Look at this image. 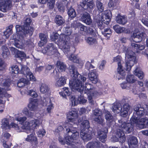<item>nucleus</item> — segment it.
<instances>
[{"label":"nucleus","mask_w":148,"mask_h":148,"mask_svg":"<svg viewBox=\"0 0 148 148\" xmlns=\"http://www.w3.org/2000/svg\"><path fill=\"white\" fill-rule=\"evenodd\" d=\"M119 127L117 130L115 136V141H119L121 143H123L126 140L124 133H129L133 131V126L130 123H126L125 122H123L122 120H118Z\"/></svg>","instance_id":"obj_1"},{"label":"nucleus","mask_w":148,"mask_h":148,"mask_svg":"<svg viewBox=\"0 0 148 148\" xmlns=\"http://www.w3.org/2000/svg\"><path fill=\"white\" fill-rule=\"evenodd\" d=\"M76 124H72L71 123L66 124L64 127L66 128V134L65 138L66 144L70 145L72 143H75L74 140L79 137V133L76 130Z\"/></svg>","instance_id":"obj_2"},{"label":"nucleus","mask_w":148,"mask_h":148,"mask_svg":"<svg viewBox=\"0 0 148 148\" xmlns=\"http://www.w3.org/2000/svg\"><path fill=\"white\" fill-rule=\"evenodd\" d=\"M123 51L125 53L126 57L128 59V60L126 61L125 66L126 67V70L129 71L132 66L136 62V58L135 54L131 50H130L126 47H124L123 48Z\"/></svg>","instance_id":"obj_3"},{"label":"nucleus","mask_w":148,"mask_h":148,"mask_svg":"<svg viewBox=\"0 0 148 148\" xmlns=\"http://www.w3.org/2000/svg\"><path fill=\"white\" fill-rule=\"evenodd\" d=\"M60 40L62 45V49L64 52L67 56L71 54L70 52V43L71 40L69 36L62 34L60 35Z\"/></svg>","instance_id":"obj_4"},{"label":"nucleus","mask_w":148,"mask_h":148,"mask_svg":"<svg viewBox=\"0 0 148 148\" xmlns=\"http://www.w3.org/2000/svg\"><path fill=\"white\" fill-rule=\"evenodd\" d=\"M113 60V62H116L118 64L117 77L119 80L121 79H122L124 78L125 73L124 71L122 69L121 64V57L119 56H117L114 57Z\"/></svg>","instance_id":"obj_5"},{"label":"nucleus","mask_w":148,"mask_h":148,"mask_svg":"<svg viewBox=\"0 0 148 148\" xmlns=\"http://www.w3.org/2000/svg\"><path fill=\"white\" fill-rule=\"evenodd\" d=\"M16 32H18V36L21 35L25 36L26 34L29 33L30 35H32L34 29L32 27H27L16 25L15 26Z\"/></svg>","instance_id":"obj_6"},{"label":"nucleus","mask_w":148,"mask_h":148,"mask_svg":"<svg viewBox=\"0 0 148 148\" xmlns=\"http://www.w3.org/2000/svg\"><path fill=\"white\" fill-rule=\"evenodd\" d=\"M41 52L44 54L51 56L58 52L56 47L53 43H49L42 50Z\"/></svg>","instance_id":"obj_7"},{"label":"nucleus","mask_w":148,"mask_h":148,"mask_svg":"<svg viewBox=\"0 0 148 148\" xmlns=\"http://www.w3.org/2000/svg\"><path fill=\"white\" fill-rule=\"evenodd\" d=\"M79 5L83 8L84 10L88 12L92 10L95 7V4L92 0H82L80 2Z\"/></svg>","instance_id":"obj_8"},{"label":"nucleus","mask_w":148,"mask_h":148,"mask_svg":"<svg viewBox=\"0 0 148 148\" xmlns=\"http://www.w3.org/2000/svg\"><path fill=\"white\" fill-rule=\"evenodd\" d=\"M71 80L69 81V85L72 89L77 90L78 91L81 92L83 91L84 87L82 86L79 81L78 82L77 78L72 77Z\"/></svg>","instance_id":"obj_9"},{"label":"nucleus","mask_w":148,"mask_h":148,"mask_svg":"<svg viewBox=\"0 0 148 148\" xmlns=\"http://www.w3.org/2000/svg\"><path fill=\"white\" fill-rule=\"evenodd\" d=\"M78 116V112L74 109H73L70 111L67 114V119H69L68 123H71L72 124H76L77 121L78 119H77Z\"/></svg>","instance_id":"obj_10"},{"label":"nucleus","mask_w":148,"mask_h":148,"mask_svg":"<svg viewBox=\"0 0 148 148\" xmlns=\"http://www.w3.org/2000/svg\"><path fill=\"white\" fill-rule=\"evenodd\" d=\"M0 10L6 12L10 10L12 7L11 1L10 0H0Z\"/></svg>","instance_id":"obj_11"},{"label":"nucleus","mask_w":148,"mask_h":148,"mask_svg":"<svg viewBox=\"0 0 148 148\" xmlns=\"http://www.w3.org/2000/svg\"><path fill=\"white\" fill-rule=\"evenodd\" d=\"M84 87L83 91L80 93H84L87 94L88 95H90L91 94L94 95L96 93L95 89L93 86L91 84L86 83L85 84V86Z\"/></svg>","instance_id":"obj_12"},{"label":"nucleus","mask_w":148,"mask_h":148,"mask_svg":"<svg viewBox=\"0 0 148 148\" xmlns=\"http://www.w3.org/2000/svg\"><path fill=\"white\" fill-rule=\"evenodd\" d=\"M80 136L83 140L88 141L92 138V132L88 129L82 130L80 132Z\"/></svg>","instance_id":"obj_13"},{"label":"nucleus","mask_w":148,"mask_h":148,"mask_svg":"<svg viewBox=\"0 0 148 148\" xmlns=\"http://www.w3.org/2000/svg\"><path fill=\"white\" fill-rule=\"evenodd\" d=\"M145 35L143 32L135 31L132 35L131 38L134 42H138L142 40Z\"/></svg>","instance_id":"obj_14"},{"label":"nucleus","mask_w":148,"mask_h":148,"mask_svg":"<svg viewBox=\"0 0 148 148\" xmlns=\"http://www.w3.org/2000/svg\"><path fill=\"white\" fill-rule=\"evenodd\" d=\"M108 130L107 128H104L103 130L99 131L97 132V137L102 143H105L106 140L107 134Z\"/></svg>","instance_id":"obj_15"},{"label":"nucleus","mask_w":148,"mask_h":148,"mask_svg":"<svg viewBox=\"0 0 148 148\" xmlns=\"http://www.w3.org/2000/svg\"><path fill=\"white\" fill-rule=\"evenodd\" d=\"M17 38L14 40V45L16 47L23 49L24 47V43L23 41L24 40V36L23 35L18 36Z\"/></svg>","instance_id":"obj_16"},{"label":"nucleus","mask_w":148,"mask_h":148,"mask_svg":"<svg viewBox=\"0 0 148 148\" xmlns=\"http://www.w3.org/2000/svg\"><path fill=\"white\" fill-rule=\"evenodd\" d=\"M134 114L138 116H143L145 114V110L144 107L140 105H137L135 106L134 108Z\"/></svg>","instance_id":"obj_17"},{"label":"nucleus","mask_w":148,"mask_h":148,"mask_svg":"<svg viewBox=\"0 0 148 148\" xmlns=\"http://www.w3.org/2000/svg\"><path fill=\"white\" fill-rule=\"evenodd\" d=\"M81 20L88 25H90L92 23V20L90 14L86 12L82 14Z\"/></svg>","instance_id":"obj_18"},{"label":"nucleus","mask_w":148,"mask_h":148,"mask_svg":"<svg viewBox=\"0 0 148 148\" xmlns=\"http://www.w3.org/2000/svg\"><path fill=\"white\" fill-rule=\"evenodd\" d=\"M112 17V14L111 11L108 10L106 11L104 13L101 14V19L103 20V23H106V25L108 24L110 21Z\"/></svg>","instance_id":"obj_19"},{"label":"nucleus","mask_w":148,"mask_h":148,"mask_svg":"<svg viewBox=\"0 0 148 148\" xmlns=\"http://www.w3.org/2000/svg\"><path fill=\"white\" fill-rule=\"evenodd\" d=\"M88 77L89 79L93 84H96L98 80V75L97 71L93 70L88 73Z\"/></svg>","instance_id":"obj_20"},{"label":"nucleus","mask_w":148,"mask_h":148,"mask_svg":"<svg viewBox=\"0 0 148 148\" xmlns=\"http://www.w3.org/2000/svg\"><path fill=\"white\" fill-rule=\"evenodd\" d=\"M78 123H81V127L85 130L88 129L90 127L89 121L87 120L85 116L79 118L77 120Z\"/></svg>","instance_id":"obj_21"},{"label":"nucleus","mask_w":148,"mask_h":148,"mask_svg":"<svg viewBox=\"0 0 148 148\" xmlns=\"http://www.w3.org/2000/svg\"><path fill=\"white\" fill-rule=\"evenodd\" d=\"M44 106H47V111L49 113L50 112L51 110L53 108V105L51 103L50 99L48 97L43 98L42 99Z\"/></svg>","instance_id":"obj_22"},{"label":"nucleus","mask_w":148,"mask_h":148,"mask_svg":"<svg viewBox=\"0 0 148 148\" xmlns=\"http://www.w3.org/2000/svg\"><path fill=\"white\" fill-rule=\"evenodd\" d=\"M128 144L130 148H137L138 146V141L136 138L132 136L128 139Z\"/></svg>","instance_id":"obj_23"},{"label":"nucleus","mask_w":148,"mask_h":148,"mask_svg":"<svg viewBox=\"0 0 148 148\" xmlns=\"http://www.w3.org/2000/svg\"><path fill=\"white\" fill-rule=\"evenodd\" d=\"M39 37L40 39V41L39 42L38 45L39 47H41L47 43L48 36L46 34L40 33L39 34Z\"/></svg>","instance_id":"obj_24"},{"label":"nucleus","mask_w":148,"mask_h":148,"mask_svg":"<svg viewBox=\"0 0 148 148\" xmlns=\"http://www.w3.org/2000/svg\"><path fill=\"white\" fill-rule=\"evenodd\" d=\"M104 114L107 123L109 124V125H111V123L114 121V118L113 116L110 112L108 110H105Z\"/></svg>","instance_id":"obj_25"},{"label":"nucleus","mask_w":148,"mask_h":148,"mask_svg":"<svg viewBox=\"0 0 148 148\" xmlns=\"http://www.w3.org/2000/svg\"><path fill=\"white\" fill-rule=\"evenodd\" d=\"M10 50L14 53L16 54V57L20 58L21 59L25 58L26 54L22 51H19L14 47H12L10 48Z\"/></svg>","instance_id":"obj_26"},{"label":"nucleus","mask_w":148,"mask_h":148,"mask_svg":"<svg viewBox=\"0 0 148 148\" xmlns=\"http://www.w3.org/2000/svg\"><path fill=\"white\" fill-rule=\"evenodd\" d=\"M1 127L3 129L6 130L10 129V124H9V119L6 118H3L1 121Z\"/></svg>","instance_id":"obj_27"},{"label":"nucleus","mask_w":148,"mask_h":148,"mask_svg":"<svg viewBox=\"0 0 148 148\" xmlns=\"http://www.w3.org/2000/svg\"><path fill=\"white\" fill-rule=\"evenodd\" d=\"M122 108L120 103H116L112 107L111 109L114 113H119L122 111Z\"/></svg>","instance_id":"obj_28"},{"label":"nucleus","mask_w":148,"mask_h":148,"mask_svg":"<svg viewBox=\"0 0 148 148\" xmlns=\"http://www.w3.org/2000/svg\"><path fill=\"white\" fill-rule=\"evenodd\" d=\"M70 74L72 77L75 78L79 73L77 71V69L74 65H72L69 66Z\"/></svg>","instance_id":"obj_29"},{"label":"nucleus","mask_w":148,"mask_h":148,"mask_svg":"<svg viewBox=\"0 0 148 148\" xmlns=\"http://www.w3.org/2000/svg\"><path fill=\"white\" fill-rule=\"evenodd\" d=\"M66 77L64 76H61L59 79L57 81L55 84L56 87H60L63 86L66 83Z\"/></svg>","instance_id":"obj_30"},{"label":"nucleus","mask_w":148,"mask_h":148,"mask_svg":"<svg viewBox=\"0 0 148 148\" xmlns=\"http://www.w3.org/2000/svg\"><path fill=\"white\" fill-rule=\"evenodd\" d=\"M116 22L119 24L124 25L127 21V18L124 16L119 15L116 18Z\"/></svg>","instance_id":"obj_31"},{"label":"nucleus","mask_w":148,"mask_h":148,"mask_svg":"<svg viewBox=\"0 0 148 148\" xmlns=\"http://www.w3.org/2000/svg\"><path fill=\"white\" fill-rule=\"evenodd\" d=\"M40 124L39 120L37 119H34L30 121V126L33 130L37 129Z\"/></svg>","instance_id":"obj_32"},{"label":"nucleus","mask_w":148,"mask_h":148,"mask_svg":"<svg viewBox=\"0 0 148 148\" xmlns=\"http://www.w3.org/2000/svg\"><path fill=\"white\" fill-rule=\"evenodd\" d=\"M146 119L143 118L139 119L137 126L140 129H143L147 127Z\"/></svg>","instance_id":"obj_33"},{"label":"nucleus","mask_w":148,"mask_h":148,"mask_svg":"<svg viewBox=\"0 0 148 148\" xmlns=\"http://www.w3.org/2000/svg\"><path fill=\"white\" fill-rule=\"evenodd\" d=\"M64 19L60 15H56L55 18V22L58 26L62 25L65 23Z\"/></svg>","instance_id":"obj_34"},{"label":"nucleus","mask_w":148,"mask_h":148,"mask_svg":"<svg viewBox=\"0 0 148 148\" xmlns=\"http://www.w3.org/2000/svg\"><path fill=\"white\" fill-rule=\"evenodd\" d=\"M68 58L69 60L73 62L79 64H82V62L80 59L74 54H71Z\"/></svg>","instance_id":"obj_35"},{"label":"nucleus","mask_w":148,"mask_h":148,"mask_svg":"<svg viewBox=\"0 0 148 148\" xmlns=\"http://www.w3.org/2000/svg\"><path fill=\"white\" fill-rule=\"evenodd\" d=\"M40 90L42 93L47 95L49 92V88L46 84H42L40 88Z\"/></svg>","instance_id":"obj_36"},{"label":"nucleus","mask_w":148,"mask_h":148,"mask_svg":"<svg viewBox=\"0 0 148 148\" xmlns=\"http://www.w3.org/2000/svg\"><path fill=\"white\" fill-rule=\"evenodd\" d=\"M26 141L29 142L35 143L37 144V138L34 133H32L30 135H28L27 137L25 139Z\"/></svg>","instance_id":"obj_37"},{"label":"nucleus","mask_w":148,"mask_h":148,"mask_svg":"<svg viewBox=\"0 0 148 148\" xmlns=\"http://www.w3.org/2000/svg\"><path fill=\"white\" fill-rule=\"evenodd\" d=\"M28 107L31 111H35L37 110L38 105L35 101H32L28 105Z\"/></svg>","instance_id":"obj_38"},{"label":"nucleus","mask_w":148,"mask_h":148,"mask_svg":"<svg viewBox=\"0 0 148 148\" xmlns=\"http://www.w3.org/2000/svg\"><path fill=\"white\" fill-rule=\"evenodd\" d=\"M13 27V25H11L8 26L6 30L4 32V35L5 37L6 38H8L12 34V29Z\"/></svg>","instance_id":"obj_39"},{"label":"nucleus","mask_w":148,"mask_h":148,"mask_svg":"<svg viewBox=\"0 0 148 148\" xmlns=\"http://www.w3.org/2000/svg\"><path fill=\"white\" fill-rule=\"evenodd\" d=\"M100 143L96 141L88 143L87 145V148H98L100 146Z\"/></svg>","instance_id":"obj_40"},{"label":"nucleus","mask_w":148,"mask_h":148,"mask_svg":"<svg viewBox=\"0 0 148 148\" xmlns=\"http://www.w3.org/2000/svg\"><path fill=\"white\" fill-rule=\"evenodd\" d=\"M56 65L61 71H64L66 68V65L62 62L58 61L57 62Z\"/></svg>","instance_id":"obj_41"},{"label":"nucleus","mask_w":148,"mask_h":148,"mask_svg":"<svg viewBox=\"0 0 148 148\" xmlns=\"http://www.w3.org/2000/svg\"><path fill=\"white\" fill-rule=\"evenodd\" d=\"M75 78H77L78 82H79L81 84L82 86H83L84 83L86 81L87 79V78L86 77L79 73Z\"/></svg>","instance_id":"obj_42"},{"label":"nucleus","mask_w":148,"mask_h":148,"mask_svg":"<svg viewBox=\"0 0 148 148\" xmlns=\"http://www.w3.org/2000/svg\"><path fill=\"white\" fill-rule=\"evenodd\" d=\"M134 72V75L140 79H142L144 77V74L143 72L142 71L140 70L138 68H136Z\"/></svg>","instance_id":"obj_43"},{"label":"nucleus","mask_w":148,"mask_h":148,"mask_svg":"<svg viewBox=\"0 0 148 148\" xmlns=\"http://www.w3.org/2000/svg\"><path fill=\"white\" fill-rule=\"evenodd\" d=\"M29 72V69L28 67L21 65V69L20 71L21 73L26 76Z\"/></svg>","instance_id":"obj_44"},{"label":"nucleus","mask_w":148,"mask_h":148,"mask_svg":"<svg viewBox=\"0 0 148 148\" xmlns=\"http://www.w3.org/2000/svg\"><path fill=\"white\" fill-rule=\"evenodd\" d=\"M114 31L117 33H121L123 32H126L125 31V28L121 27L119 25H117L113 27Z\"/></svg>","instance_id":"obj_45"},{"label":"nucleus","mask_w":148,"mask_h":148,"mask_svg":"<svg viewBox=\"0 0 148 148\" xmlns=\"http://www.w3.org/2000/svg\"><path fill=\"white\" fill-rule=\"evenodd\" d=\"M96 7L99 11L101 12L104 10V5L99 0H97L96 1Z\"/></svg>","instance_id":"obj_46"},{"label":"nucleus","mask_w":148,"mask_h":148,"mask_svg":"<svg viewBox=\"0 0 148 148\" xmlns=\"http://www.w3.org/2000/svg\"><path fill=\"white\" fill-rule=\"evenodd\" d=\"M56 6L60 12L63 13L64 12L65 10V7L62 3L60 2H58L56 3Z\"/></svg>","instance_id":"obj_47"},{"label":"nucleus","mask_w":148,"mask_h":148,"mask_svg":"<svg viewBox=\"0 0 148 148\" xmlns=\"http://www.w3.org/2000/svg\"><path fill=\"white\" fill-rule=\"evenodd\" d=\"M89 34L90 35L94 36H97L98 33L95 28L89 27L88 30L87 34Z\"/></svg>","instance_id":"obj_48"},{"label":"nucleus","mask_w":148,"mask_h":148,"mask_svg":"<svg viewBox=\"0 0 148 148\" xmlns=\"http://www.w3.org/2000/svg\"><path fill=\"white\" fill-rule=\"evenodd\" d=\"M127 81L128 83H134L136 79L135 77L133 75L130 74H129L126 78Z\"/></svg>","instance_id":"obj_49"},{"label":"nucleus","mask_w":148,"mask_h":148,"mask_svg":"<svg viewBox=\"0 0 148 148\" xmlns=\"http://www.w3.org/2000/svg\"><path fill=\"white\" fill-rule=\"evenodd\" d=\"M68 14L69 16L71 18H74L76 15L75 10L71 7L68 9Z\"/></svg>","instance_id":"obj_50"},{"label":"nucleus","mask_w":148,"mask_h":148,"mask_svg":"<svg viewBox=\"0 0 148 148\" xmlns=\"http://www.w3.org/2000/svg\"><path fill=\"white\" fill-rule=\"evenodd\" d=\"M22 112L25 115L29 117H32L34 114V113L29 111L27 108H24Z\"/></svg>","instance_id":"obj_51"},{"label":"nucleus","mask_w":148,"mask_h":148,"mask_svg":"<svg viewBox=\"0 0 148 148\" xmlns=\"http://www.w3.org/2000/svg\"><path fill=\"white\" fill-rule=\"evenodd\" d=\"M131 46L133 49L136 50L139 49L141 50H143L145 48V47L143 45H138L134 43H132Z\"/></svg>","instance_id":"obj_52"},{"label":"nucleus","mask_w":148,"mask_h":148,"mask_svg":"<svg viewBox=\"0 0 148 148\" xmlns=\"http://www.w3.org/2000/svg\"><path fill=\"white\" fill-rule=\"evenodd\" d=\"M86 42L89 45H93L97 43L96 40L92 37H88L86 39Z\"/></svg>","instance_id":"obj_53"},{"label":"nucleus","mask_w":148,"mask_h":148,"mask_svg":"<svg viewBox=\"0 0 148 148\" xmlns=\"http://www.w3.org/2000/svg\"><path fill=\"white\" fill-rule=\"evenodd\" d=\"M78 27L80 31L84 32V34H87L88 29L87 27L81 24H78Z\"/></svg>","instance_id":"obj_54"},{"label":"nucleus","mask_w":148,"mask_h":148,"mask_svg":"<svg viewBox=\"0 0 148 148\" xmlns=\"http://www.w3.org/2000/svg\"><path fill=\"white\" fill-rule=\"evenodd\" d=\"M64 32L66 35H65L66 36H69V39L72 37V36H71L72 33V28L70 27H66L64 28Z\"/></svg>","instance_id":"obj_55"},{"label":"nucleus","mask_w":148,"mask_h":148,"mask_svg":"<svg viewBox=\"0 0 148 148\" xmlns=\"http://www.w3.org/2000/svg\"><path fill=\"white\" fill-rule=\"evenodd\" d=\"M47 6L50 9H53L55 5V0H48Z\"/></svg>","instance_id":"obj_56"},{"label":"nucleus","mask_w":148,"mask_h":148,"mask_svg":"<svg viewBox=\"0 0 148 148\" xmlns=\"http://www.w3.org/2000/svg\"><path fill=\"white\" fill-rule=\"evenodd\" d=\"M12 73L17 74L18 73L19 68L16 65H13L10 68Z\"/></svg>","instance_id":"obj_57"},{"label":"nucleus","mask_w":148,"mask_h":148,"mask_svg":"<svg viewBox=\"0 0 148 148\" xmlns=\"http://www.w3.org/2000/svg\"><path fill=\"white\" fill-rule=\"evenodd\" d=\"M72 106H75L78 104V99H76L75 96L72 95L70 98Z\"/></svg>","instance_id":"obj_58"},{"label":"nucleus","mask_w":148,"mask_h":148,"mask_svg":"<svg viewBox=\"0 0 148 148\" xmlns=\"http://www.w3.org/2000/svg\"><path fill=\"white\" fill-rule=\"evenodd\" d=\"M27 117L25 116L21 117L16 116L15 118V119L19 121L21 124L23 123L27 119Z\"/></svg>","instance_id":"obj_59"},{"label":"nucleus","mask_w":148,"mask_h":148,"mask_svg":"<svg viewBox=\"0 0 148 148\" xmlns=\"http://www.w3.org/2000/svg\"><path fill=\"white\" fill-rule=\"evenodd\" d=\"M78 103L80 104H83L86 103L87 101V100L84 99V96L82 95H80L78 97Z\"/></svg>","instance_id":"obj_60"},{"label":"nucleus","mask_w":148,"mask_h":148,"mask_svg":"<svg viewBox=\"0 0 148 148\" xmlns=\"http://www.w3.org/2000/svg\"><path fill=\"white\" fill-rule=\"evenodd\" d=\"M2 84L3 86L8 87L10 84V80L9 79H4L2 82Z\"/></svg>","instance_id":"obj_61"},{"label":"nucleus","mask_w":148,"mask_h":148,"mask_svg":"<svg viewBox=\"0 0 148 148\" xmlns=\"http://www.w3.org/2000/svg\"><path fill=\"white\" fill-rule=\"evenodd\" d=\"M27 94L34 98L38 96L37 93L35 91L32 90H29Z\"/></svg>","instance_id":"obj_62"},{"label":"nucleus","mask_w":148,"mask_h":148,"mask_svg":"<svg viewBox=\"0 0 148 148\" xmlns=\"http://www.w3.org/2000/svg\"><path fill=\"white\" fill-rule=\"evenodd\" d=\"M104 33H103V34L105 36L107 37V38H109L110 37V34L112 33L111 30L109 28H106L104 29Z\"/></svg>","instance_id":"obj_63"},{"label":"nucleus","mask_w":148,"mask_h":148,"mask_svg":"<svg viewBox=\"0 0 148 148\" xmlns=\"http://www.w3.org/2000/svg\"><path fill=\"white\" fill-rule=\"evenodd\" d=\"M97 24L99 28L100 29H103L105 26V24L103 22V20H98L97 22Z\"/></svg>","instance_id":"obj_64"}]
</instances>
